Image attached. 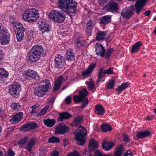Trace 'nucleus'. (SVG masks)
I'll return each mask as SVG.
<instances>
[{
	"instance_id": "nucleus-20",
	"label": "nucleus",
	"mask_w": 156,
	"mask_h": 156,
	"mask_svg": "<svg viewBox=\"0 0 156 156\" xmlns=\"http://www.w3.org/2000/svg\"><path fill=\"white\" fill-rule=\"evenodd\" d=\"M65 57L67 60L69 62L75 60V55L74 53L73 52V50L72 49H69L67 50Z\"/></svg>"
},
{
	"instance_id": "nucleus-2",
	"label": "nucleus",
	"mask_w": 156,
	"mask_h": 156,
	"mask_svg": "<svg viewBox=\"0 0 156 156\" xmlns=\"http://www.w3.org/2000/svg\"><path fill=\"white\" fill-rule=\"evenodd\" d=\"M51 87L49 80L48 79H45L41 81L39 85L35 88L34 94L38 97H44L49 92Z\"/></svg>"
},
{
	"instance_id": "nucleus-8",
	"label": "nucleus",
	"mask_w": 156,
	"mask_h": 156,
	"mask_svg": "<svg viewBox=\"0 0 156 156\" xmlns=\"http://www.w3.org/2000/svg\"><path fill=\"white\" fill-rule=\"evenodd\" d=\"M21 90V85L18 83L13 82L8 86L9 94L15 98L19 96L20 92Z\"/></svg>"
},
{
	"instance_id": "nucleus-59",
	"label": "nucleus",
	"mask_w": 156,
	"mask_h": 156,
	"mask_svg": "<svg viewBox=\"0 0 156 156\" xmlns=\"http://www.w3.org/2000/svg\"><path fill=\"white\" fill-rule=\"evenodd\" d=\"M126 156H128L130 155V156H132L133 155V154L131 152L130 150H128L125 154H124Z\"/></svg>"
},
{
	"instance_id": "nucleus-44",
	"label": "nucleus",
	"mask_w": 156,
	"mask_h": 156,
	"mask_svg": "<svg viewBox=\"0 0 156 156\" xmlns=\"http://www.w3.org/2000/svg\"><path fill=\"white\" fill-rule=\"evenodd\" d=\"M20 130H23L25 131H30V128L29 123L24 124L20 127Z\"/></svg>"
},
{
	"instance_id": "nucleus-17",
	"label": "nucleus",
	"mask_w": 156,
	"mask_h": 156,
	"mask_svg": "<svg viewBox=\"0 0 156 156\" xmlns=\"http://www.w3.org/2000/svg\"><path fill=\"white\" fill-rule=\"evenodd\" d=\"M105 49L103 45L99 43H97L95 46V51L97 55L103 57L105 55Z\"/></svg>"
},
{
	"instance_id": "nucleus-62",
	"label": "nucleus",
	"mask_w": 156,
	"mask_h": 156,
	"mask_svg": "<svg viewBox=\"0 0 156 156\" xmlns=\"http://www.w3.org/2000/svg\"><path fill=\"white\" fill-rule=\"evenodd\" d=\"M151 13V11L150 10H148L145 12L144 15L145 16H148L150 15Z\"/></svg>"
},
{
	"instance_id": "nucleus-46",
	"label": "nucleus",
	"mask_w": 156,
	"mask_h": 156,
	"mask_svg": "<svg viewBox=\"0 0 156 156\" xmlns=\"http://www.w3.org/2000/svg\"><path fill=\"white\" fill-rule=\"evenodd\" d=\"M73 100L76 102H80L83 100L81 97L79 95H75L73 97Z\"/></svg>"
},
{
	"instance_id": "nucleus-63",
	"label": "nucleus",
	"mask_w": 156,
	"mask_h": 156,
	"mask_svg": "<svg viewBox=\"0 0 156 156\" xmlns=\"http://www.w3.org/2000/svg\"><path fill=\"white\" fill-rule=\"evenodd\" d=\"M55 100V98L53 97H51L50 98L49 100V102L51 103H53Z\"/></svg>"
},
{
	"instance_id": "nucleus-5",
	"label": "nucleus",
	"mask_w": 156,
	"mask_h": 156,
	"mask_svg": "<svg viewBox=\"0 0 156 156\" xmlns=\"http://www.w3.org/2000/svg\"><path fill=\"white\" fill-rule=\"evenodd\" d=\"M74 134L75 138L78 142L79 144L81 145H83L85 142L84 138L87 134L86 129L80 126Z\"/></svg>"
},
{
	"instance_id": "nucleus-16",
	"label": "nucleus",
	"mask_w": 156,
	"mask_h": 156,
	"mask_svg": "<svg viewBox=\"0 0 156 156\" xmlns=\"http://www.w3.org/2000/svg\"><path fill=\"white\" fill-rule=\"evenodd\" d=\"M118 5L113 1H109L104 7V9L110 11H115L118 9Z\"/></svg>"
},
{
	"instance_id": "nucleus-37",
	"label": "nucleus",
	"mask_w": 156,
	"mask_h": 156,
	"mask_svg": "<svg viewBox=\"0 0 156 156\" xmlns=\"http://www.w3.org/2000/svg\"><path fill=\"white\" fill-rule=\"evenodd\" d=\"M115 80L114 79H112L109 80L106 85V88L108 89H111L114 87L115 86Z\"/></svg>"
},
{
	"instance_id": "nucleus-7",
	"label": "nucleus",
	"mask_w": 156,
	"mask_h": 156,
	"mask_svg": "<svg viewBox=\"0 0 156 156\" xmlns=\"http://www.w3.org/2000/svg\"><path fill=\"white\" fill-rule=\"evenodd\" d=\"M49 17L50 19L58 23L63 22L65 18V15L58 10L51 11L49 14Z\"/></svg>"
},
{
	"instance_id": "nucleus-28",
	"label": "nucleus",
	"mask_w": 156,
	"mask_h": 156,
	"mask_svg": "<svg viewBox=\"0 0 156 156\" xmlns=\"http://www.w3.org/2000/svg\"><path fill=\"white\" fill-rule=\"evenodd\" d=\"M39 30L42 34L45 32H48L50 30V26L48 23H45L41 25L39 28Z\"/></svg>"
},
{
	"instance_id": "nucleus-9",
	"label": "nucleus",
	"mask_w": 156,
	"mask_h": 156,
	"mask_svg": "<svg viewBox=\"0 0 156 156\" xmlns=\"http://www.w3.org/2000/svg\"><path fill=\"white\" fill-rule=\"evenodd\" d=\"M17 27L15 31L16 38L17 41L21 42L23 39L24 37V32L25 29L23 27V25L19 22L16 24Z\"/></svg>"
},
{
	"instance_id": "nucleus-60",
	"label": "nucleus",
	"mask_w": 156,
	"mask_h": 156,
	"mask_svg": "<svg viewBox=\"0 0 156 156\" xmlns=\"http://www.w3.org/2000/svg\"><path fill=\"white\" fill-rule=\"evenodd\" d=\"M124 90L122 89V87L121 86H119V87L116 89V91H118L119 93H121L122 91Z\"/></svg>"
},
{
	"instance_id": "nucleus-10",
	"label": "nucleus",
	"mask_w": 156,
	"mask_h": 156,
	"mask_svg": "<svg viewBox=\"0 0 156 156\" xmlns=\"http://www.w3.org/2000/svg\"><path fill=\"white\" fill-rule=\"evenodd\" d=\"M114 73L112 67H109L106 70H104L102 68H101L99 70L98 76V80L96 82V85L98 87V84L100 82V79L104 77V75L107 74L108 75L112 74Z\"/></svg>"
},
{
	"instance_id": "nucleus-38",
	"label": "nucleus",
	"mask_w": 156,
	"mask_h": 156,
	"mask_svg": "<svg viewBox=\"0 0 156 156\" xmlns=\"http://www.w3.org/2000/svg\"><path fill=\"white\" fill-rule=\"evenodd\" d=\"M60 141V140L59 139L54 136L51 137L49 138L48 140V142L52 143H59Z\"/></svg>"
},
{
	"instance_id": "nucleus-6",
	"label": "nucleus",
	"mask_w": 156,
	"mask_h": 156,
	"mask_svg": "<svg viewBox=\"0 0 156 156\" xmlns=\"http://www.w3.org/2000/svg\"><path fill=\"white\" fill-rule=\"evenodd\" d=\"M0 23V41L2 45H5L9 43L10 39V34L8 30L2 27Z\"/></svg>"
},
{
	"instance_id": "nucleus-61",
	"label": "nucleus",
	"mask_w": 156,
	"mask_h": 156,
	"mask_svg": "<svg viewBox=\"0 0 156 156\" xmlns=\"http://www.w3.org/2000/svg\"><path fill=\"white\" fill-rule=\"evenodd\" d=\"M59 153L57 151H53L51 154V156H58Z\"/></svg>"
},
{
	"instance_id": "nucleus-18",
	"label": "nucleus",
	"mask_w": 156,
	"mask_h": 156,
	"mask_svg": "<svg viewBox=\"0 0 156 156\" xmlns=\"http://www.w3.org/2000/svg\"><path fill=\"white\" fill-rule=\"evenodd\" d=\"M96 63H92L90 65L87 69L86 70H84L82 73V75L83 76L85 77L91 74L93 72V70L96 67Z\"/></svg>"
},
{
	"instance_id": "nucleus-22",
	"label": "nucleus",
	"mask_w": 156,
	"mask_h": 156,
	"mask_svg": "<svg viewBox=\"0 0 156 156\" xmlns=\"http://www.w3.org/2000/svg\"><path fill=\"white\" fill-rule=\"evenodd\" d=\"M107 32L106 31L98 30L96 36V39L98 41H101L105 39L107 36Z\"/></svg>"
},
{
	"instance_id": "nucleus-14",
	"label": "nucleus",
	"mask_w": 156,
	"mask_h": 156,
	"mask_svg": "<svg viewBox=\"0 0 156 156\" xmlns=\"http://www.w3.org/2000/svg\"><path fill=\"white\" fill-rule=\"evenodd\" d=\"M147 0H137L135 4V9L137 14L142 11V9L145 5Z\"/></svg>"
},
{
	"instance_id": "nucleus-15",
	"label": "nucleus",
	"mask_w": 156,
	"mask_h": 156,
	"mask_svg": "<svg viewBox=\"0 0 156 156\" xmlns=\"http://www.w3.org/2000/svg\"><path fill=\"white\" fill-rule=\"evenodd\" d=\"M121 14L122 17L129 19L133 14V9L130 6L126 7L122 9Z\"/></svg>"
},
{
	"instance_id": "nucleus-57",
	"label": "nucleus",
	"mask_w": 156,
	"mask_h": 156,
	"mask_svg": "<svg viewBox=\"0 0 156 156\" xmlns=\"http://www.w3.org/2000/svg\"><path fill=\"white\" fill-rule=\"evenodd\" d=\"M76 45L78 48H80L83 46L82 42L80 41H77L76 42Z\"/></svg>"
},
{
	"instance_id": "nucleus-13",
	"label": "nucleus",
	"mask_w": 156,
	"mask_h": 156,
	"mask_svg": "<svg viewBox=\"0 0 156 156\" xmlns=\"http://www.w3.org/2000/svg\"><path fill=\"white\" fill-rule=\"evenodd\" d=\"M23 75L27 79L29 80L38 79L39 78L38 75L35 71L30 69L25 71Z\"/></svg>"
},
{
	"instance_id": "nucleus-54",
	"label": "nucleus",
	"mask_w": 156,
	"mask_h": 156,
	"mask_svg": "<svg viewBox=\"0 0 156 156\" xmlns=\"http://www.w3.org/2000/svg\"><path fill=\"white\" fill-rule=\"evenodd\" d=\"M65 103L67 104H69L71 102V98L70 96H67L65 99Z\"/></svg>"
},
{
	"instance_id": "nucleus-56",
	"label": "nucleus",
	"mask_w": 156,
	"mask_h": 156,
	"mask_svg": "<svg viewBox=\"0 0 156 156\" xmlns=\"http://www.w3.org/2000/svg\"><path fill=\"white\" fill-rule=\"evenodd\" d=\"M129 86V84L127 83H122L121 85V87L124 90H125L126 88H127Z\"/></svg>"
},
{
	"instance_id": "nucleus-35",
	"label": "nucleus",
	"mask_w": 156,
	"mask_h": 156,
	"mask_svg": "<svg viewBox=\"0 0 156 156\" xmlns=\"http://www.w3.org/2000/svg\"><path fill=\"white\" fill-rule=\"evenodd\" d=\"M10 106L13 111L19 110L21 107V105L18 102L13 103Z\"/></svg>"
},
{
	"instance_id": "nucleus-40",
	"label": "nucleus",
	"mask_w": 156,
	"mask_h": 156,
	"mask_svg": "<svg viewBox=\"0 0 156 156\" xmlns=\"http://www.w3.org/2000/svg\"><path fill=\"white\" fill-rule=\"evenodd\" d=\"M122 147L120 145L118 147L115 151V156H120L123 151Z\"/></svg>"
},
{
	"instance_id": "nucleus-27",
	"label": "nucleus",
	"mask_w": 156,
	"mask_h": 156,
	"mask_svg": "<svg viewBox=\"0 0 156 156\" xmlns=\"http://www.w3.org/2000/svg\"><path fill=\"white\" fill-rule=\"evenodd\" d=\"M114 145L112 142L104 141L102 144V148L106 151H108L111 149Z\"/></svg>"
},
{
	"instance_id": "nucleus-21",
	"label": "nucleus",
	"mask_w": 156,
	"mask_h": 156,
	"mask_svg": "<svg viewBox=\"0 0 156 156\" xmlns=\"http://www.w3.org/2000/svg\"><path fill=\"white\" fill-rule=\"evenodd\" d=\"M72 116V115L68 112H62L59 114L57 121L58 122H62L64 120L69 119Z\"/></svg>"
},
{
	"instance_id": "nucleus-53",
	"label": "nucleus",
	"mask_w": 156,
	"mask_h": 156,
	"mask_svg": "<svg viewBox=\"0 0 156 156\" xmlns=\"http://www.w3.org/2000/svg\"><path fill=\"white\" fill-rule=\"evenodd\" d=\"M138 139H141L143 138H144V137L142 131L140 132H138L136 135Z\"/></svg>"
},
{
	"instance_id": "nucleus-58",
	"label": "nucleus",
	"mask_w": 156,
	"mask_h": 156,
	"mask_svg": "<svg viewBox=\"0 0 156 156\" xmlns=\"http://www.w3.org/2000/svg\"><path fill=\"white\" fill-rule=\"evenodd\" d=\"M98 150L95 151L94 156H104Z\"/></svg>"
},
{
	"instance_id": "nucleus-26",
	"label": "nucleus",
	"mask_w": 156,
	"mask_h": 156,
	"mask_svg": "<svg viewBox=\"0 0 156 156\" xmlns=\"http://www.w3.org/2000/svg\"><path fill=\"white\" fill-rule=\"evenodd\" d=\"M111 16L110 15H105L101 17L100 19V24H106L111 22Z\"/></svg>"
},
{
	"instance_id": "nucleus-33",
	"label": "nucleus",
	"mask_w": 156,
	"mask_h": 156,
	"mask_svg": "<svg viewBox=\"0 0 156 156\" xmlns=\"http://www.w3.org/2000/svg\"><path fill=\"white\" fill-rule=\"evenodd\" d=\"M8 72L3 68L0 69V80H2L4 78L8 77Z\"/></svg>"
},
{
	"instance_id": "nucleus-48",
	"label": "nucleus",
	"mask_w": 156,
	"mask_h": 156,
	"mask_svg": "<svg viewBox=\"0 0 156 156\" xmlns=\"http://www.w3.org/2000/svg\"><path fill=\"white\" fill-rule=\"evenodd\" d=\"M67 156H80V154L78 151H74L73 153L68 154Z\"/></svg>"
},
{
	"instance_id": "nucleus-55",
	"label": "nucleus",
	"mask_w": 156,
	"mask_h": 156,
	"mask_svg": "<svg viewBox=\"0 0 156 156\" xmlns=\"http://www.w3.org/2000/svg\"><path fill=\"white\" fill-rule=\"evenodd\" d=\"M15 153L12 150L9 149L8 151V153L6 156H14Z\"/></svg>"
},
{
	"instance_id": "nucleus-32",
	"label": "nucleus",
	"mask_w": 156,
	"mask_h": 156,
	"mask_svg": "<svg viewBox=\"0 0 156 156\" xmlns=\"http://www.w3.org/2000/svg\"><path fill=\"white\" fill-rule=\"evenodd\" d=\"M141 45L142 43L141 42L139 41L136 42L132 46L131 52L132 53L136 52L140 49Z\"/></svg>"
},
{
	"instance_id": "nucleus-50",
	"label": "nucleus",
	"mask_w": 156,
	"mask_h": 156,
	"mask_svg": "<svg viewBox=\"0 0 156 156\" xmlns=\"http://www.w3.org/2000/svg\"><path fill=\"white\" fill-rule=\"evenodd\" d=\"M108 0H98L99 4L100 5L103 6L104 4L107 2Z\"/></svg>"
},
{
	"instance_id": "nucleus-4",
	"label": "nucleus",
	"mask_w": 156,
	"mask_h": 156,
	"mask_svg": "<svg viewBox=\"0 0 156 156\" xmlns=\"http://www.w3.org/2000/svg\"><path fill=\"white\" fill-rule=\"evenodd\" d=\"M22 16L27 22H35L39 17V11L35 8L29 9L23 13Z\"/></svg>"
},
{
	"instance_id": "nucleus-29",
	"label": "nucleus",
	"mask_w": 156,
	"mask_h": 156,
	"mask_svg": "<svg viewBox=\"0 0 156 156\" xmlns=\"http://www.w3.org/2000/svg\"><path fill=\"white\" fill-rule=\"evenodd\" d=\"M105 110L102 105L100 104L97 105L95 106V113L99 115H102L105 113Z\"/></svg>"
},
{
	"instance_id": "nucleus-12",
	"label": "nucleus",
	"mask_w": 156,
	"mask_h": 156,
	"mask_svg": "<svg viewBox=\"0 0 156 156\" xmlns=\"http://www.w3.org/2000/svg\"><path fill=\"white\" fill-rule=\"evenodd\" d=\"M54 60L55 66L58 69L62 68L65 63L64 57L60 54L56 55Z\"/></svg>"
},
{
	"instance_id": "nucleus-36",
	"label": "nucleus",
	"mask_w": 156,
	"mask_h": 156,
	"mask_svg": "<svg viewBox=\"0 0 156 156\" xmlns=\"http://www.w3.org/2000/svg\"><path fill=\"white\" fill-rule=\"evenodd\" d=\"M86 84L88 85V87L90 90H95L96 88L94 86V82L92 79H90V80L86 82Z\"/></svg>"
},
{
	"instance_id": "nucleus-49",
	"label": "nucleus",
	"mask_w": 156,
	"mask_h": 156,
	"mask_svg": "<svg viewBox=\"0 0 156 156\" xmlns=\"http://www.w3.org/2000/svg\"><path fill=\"white\" fill-rule=\"evenodd\" d=\"M142 132L144 138L148 137L151 135V133L149 131H143Z\"/></svg>"
},
{
	"instance_id": "nucleus-45",
	"label": "nucleus",
	"mask_w": 156,
	"mask_h": 156,
	"mask_svg": "<svg viewBox=\"0 0 156 156\" xmlns=\"http://www.w3.org/2000/svg\"><path fill=\"white\" fill-rule=\"evenodd\" d=\"M29 124L30 130L35 129L38 127L37 124L35 122H30Z\"/></svg>"
},
{
	"instance_id": "nucleus-41",
	"label": "nucleus",
	"mask_w": 156,
	"mask_h": 156,
	"mask_svg": "<svg viewBox=\"0 0 156 156\" xmlns=\"http://www.w3.org/2000/svg\"><path fill=\"white\" fill-rule=\"evenodd\" d=\"M83 117L81 116H78L74 119L73 123L75 126H77L82 121Z\"/></svg>"
},
{
	"instance_id": "nucleus-25",
	"label": "nucleus",
	"mask_w": 156,
	"mask_h": 156,
	"mask_svg": "<svg viewBox=\"0 0 156 156\" xmlns=\"http://www.w3.org/2000/svg\"><path fill=\"white\" fill-rule=\"evenodd\" d=\"M63 81V77L60 76L55 80L54 86V91H58L62 85Z\"/></svg>"
},
{
	"instance_id": "nucleus-42",
	"label": "nucleus",
	"mask_w": 156,
	"mask_h": 156,
	"mask_svg": "<svg viewBox=\"0 0 156 156\" xmlns=\"http://www.w3.org/2000/svg\"><path fill=\"white\" fill-rule=\"evenodd\" d=\"M49 108L48 105H47L44 107L41 111L37 114V115L38 116H43L45 115L47 112Z\"/></svg>"
},
{
	"instance_id": "nucleus-34",
	"label": "nucleus",
	"mask_w": 156,
	"mask_h": 156,
	"mask_svg": "<svg viewBox=\"0 0 156 156\" xmlns=\"http://www.w3.org/2000/svg\"><path fill=\"white\" fill-rule=\"evenodd\" d=\"M101 130L104 132L106 133L111 131L112 129L111 126L108 124H103L101 125Z\"/></svg>"
},
{
	"instance_id": "nucleus-23",
	"label": "nucleus",
	"mask_w": 156,
	"mask_h": 156,
	"mask_svg": "<svg viewBox=\"0 0 156 156\" xmlns=\"http://www.w3.org/2000/svg\"><path fill=\"white\" fill-rule=\"evenodd\" d=\"M36 141V139L34 137H32L29 140L26 147V149L27 151L30 152L31 151L32 148Z\"/></svg>"
},
{
	"instance_id": "nucleus-51",
	"label": "nucleus",
	"mask_w": 156,
	"mask_h": 156,
	"mask_svg": "<svg viewBox=\"0 0 156 156\" xmlns=\"http://www.w3.org/2000/svg\"><path fill=\"white\" fill-rule=\"evenodd\" d=\"M83 101V103L81 106V108H82L84 107L86 105H87L88 103V100L87 98H86Z\"/></svg>"
},
{
	"instance_id": "nucleus-30",
	"label": "nucleus",
	"mask_w": 156,
	"mask_h": 156,
	"mask_svg": "<svg viewBox=\"0 0 156 156\" xmlns=\"http://www.w3.org/2000/svg\"><path fill=\"white\" fill-rule=\"evenodd\" d=\"M98 146L97 142L92 139L90 140L89 148L90 151H93L96 149Z\"/></svg>"
},
{
	"instance_id": "nucleus-52",
	"label": "nucleus",
	"mask_w": 156,
	"mask_h": 156,
	"mask_svg": "<svg viewBox=\"0 0 156 156\" xmlns=\"http://www.w3.org/2000/svg\"><path fill=\"white\" fill-rule=\"evenodd\" d=\"M123 140L125 142H129V139L128 135L126 134L123 135Z\"/></svg>"
},
{
	"instance_id": "nucleus-24",
	"label": "nucleus",
	"mask_w": 156,
	"mask_h": 156,
	"mask_svg": "<svg viewBox=\"0 0 156 156\" xmlns=\"http://www.w3.org/2000/svg\"><path fill=\"white\" fill-rule=\"evenodd\" d=\"M94 25V23L91 20H89L87 23L86 31L89 36L90 34Z\"/></svg>"
},
{
	"instance_id": "nucleus-31",
	"label": "nucleus",
	"mask_w": 156,
	"mask_h": 156,
	"mask_svg": "<svg viewBox=\"0 0 156 156\" xmlns=\"http://www.w3.org/2000/svg\"><path fill=\"white\" fill-rule=\"evenodd\" d=\"M44 123L45 125L49 127L53 126L55 123V120L54 119H48L44 120Z\"/></svg>"
},
{
	"instance_id": "nucleus-64",
	"label": "nucleus",
	"mask_w": 156,
	"mask_h": 156,
	"mask_svg": "<svg viewBox=\"0 0 156 156\" xmlns=\"http://www.w3.org/2000/svg\"><path fill=\"white\" fill-rule=\"evenodd\" d=\"M64 141H64V146L65 147L68 145V144H69V142H68V141L67 139L66 138L65 139Z\"/></svg>"
},
{
	"instance_id": "nucleus-1",
	"label": "nucleus",
	"mask_w": 156,
	"mask_h": 156,
	"mask_svg": "<svg viewBox=\"0 0 156 156\" xmlns=\"http://www.w3.org/2000/svg\"><path fill=\"white\" fill-rule=\"evenodd\" d=\"M58 2L60 9L71 18L75 15L76 11L74 9L76 7L77 3L75 0H58Z\"/></svg>"
},
{
	"instance_id": "nucleus-11",
	"label": "nucleus",
	"mask_w": 156,
	"mask_h": 156,
	"mask_svg": "<svg viewBox=\"0 0 156 156\" xmlns=\"http://www.w3.org/2000/svg\"><path fill=\"white\" fill-rule=\"evenodd\" d=\"M69 128L63 122L58 124L55 129V133L58 134H64L67 133L69 130Z\"/></svg>"
},
{
	"instance_id": "nucleus-47",
	"label": "nucleus",
	"mask_w": 156,
	"mask_h": 156,
	"mask_svg": "<svg viewBox=\"0 0 156 156\" xmlns=\"http://www.w3.org/2000/svg\"><path fill=\"white\" fill-rule=\"evenodd\" d=\"M28 136H26L21 139L19 141L18 144L20 145H23L27 142L28 139Z\"/></svg>"
},
{
	"instance_id": "nucleus-19",
	"label": "nucleus",
	"mask_w": 156,
	"mask_h": 156,
	"mask_svg": "<svg viewBox=\"0 0 156 156\" xmlns=\"http://www.w3.org/2000/svg\"><path fill=\"white\" fill-rule=\"evenodd\" d=\"M23 115V112H19L14 115L10 119V121L13 124H16L21 120Z\"/></svg>"
},
{
	"instance_id": "nucleus-43",
	"label": "nucleus",
	"mask_w": 156,
	"mask_h": 156,
	"mask_svg": "<svg viewBox=\"0 0 156 156\" xmlns=\"http://www.w3.org/2000/svg\"><path fill=\"white\" fill-rule=\"evenodd\" d=\"M114 49L113 48H109V49L107 50L105 55V58L106 59H109Z\"/></svg>"
},
{
	"instance_id": "nucleus-3",
	"label": "nucleus",
	"mask_w": 156,
	"mask_h": 156,
	"mask_svg": "<svg viewBox=\"0 0 156 156\" xmlns=\"http://www.w3.org/2000/svg\"><path fill=\"white\" fill-rule=\"evenodd\" d=\"M43 49L41 45H35L33 46L27 53V58L31 62H35L40 59Z\"/></svg>"
},
{
	"instance_id": "nucleus-39",
	"label": "nucleus",
	"mask_w": 156,
	"mask_h": 156,
	"mask_svg": "<svg viewBox=\"0 0 156 156\" xmlns=\"http://www.w3.org/2000/svg\"><path fill=\"white\" fill-rule=\"evenodd\" d=\"M88 93V91L85 88L83 89L79 93V95L82 98L83 100L84 98L87 96Z\"/></svg>"
}]
</instances>
